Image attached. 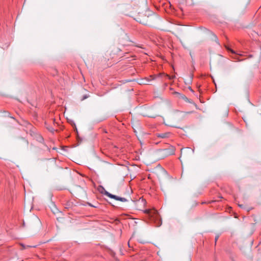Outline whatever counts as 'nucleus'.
Wrapping results in <instances>:
<instances>
[{
  "mask_svg": "<svg viewBox=\"0 0 261 261\" xmlns=\"http://www.w3.org/2000/svg\"><path fill=\"white\" fill-rule=\"evenodd\" d=\"M227 49H228V50H230L231 53H234V51H233L232 50L230 49H229V48H227Z\"/></svg>",
  "mask_w": 261,
  "mask_h": 261,
  "instance_id": "obj_9",
  "label": "nucleus"
},
{
  "mask_svg": "<svg viewBox=\"0 0 261 261\" xmlns=\"http://www.w3.org/2000/svg\"><path fill=\"white\" fill-rule=\"evenodd\" d=\"M116 200H119L122 202H126L127 201V200L123 197H120L117 196Z\"/></svg>",
  "mask_w": 261,
  "mask_h": 261,
  "instance_id": "obj_5",
  "label": "nucleus"
},
{
  "mask_svg": "<svg viewBox=\"0 0 261 261\" xmlns=\"http://www.w3.org/2000/svg\"><path fill=\"white\" fill-rule=\"evenodd\" d=\"M214 37H215V41H216V42L218 44H219L218 39L217 37L216 36H214Z\"/></svg>",
  "mask_w": 261,
  "mask_h": 261,
  "instance_id": "obj_7",
  "label": "nucleus"
},
{
  "mask_svg": "<svg viewBox=\"0 0 261 261\" xmlns=\"http://www.w3.org/2000/svg\"><path fill=\"white\" fill-rule=\"evenodd\" d=\"M88 205H90V206L94 207V206H93L91 204L89 203H88Z\"/></svg>",
  "mask_w": 261,
  "mask_h": 261,
  "instance_id": "obj_11",
  "label": "nucleus"
},
{
  "mask_svg": "<svg viewBox=\"0 0 261 261\" xmlns=\"http://www.w3.org/2000/svg\"><path fill=\"white\" fill-rule=\"evenodd\" d=\"M175 94H179V93H178V92H175Z\"/></svg>",
  "mask_w": 261,
  "mask_h": 261,
  "instance_id": "obj_15",
  "label": "nucleus"
},
{
  "mask_svg": "<svg viewBox=\"0 0 261 261\" xmlns=\"http://www.w3.org/2000/svg\"><path fill=\"white\" fill-rule=\"evenodd\" d=\"M36 220L38 221V222H40V220L38 218H36Z\"/></svg>",
  "mask_w": 261,
  "mask_h": 261,
  "instance_id": "obj_12",
  "label": "nucleus"
},
{
  "mask_svg": "<svg viewBox=\"0 0 261 261\" xmlns=\"http://www.w3.org/2000/svg\"><path fill=\"white\" fill-rule=\"evenodd\" d=\"M174 151H175L174 148L172 146L170 147L169 148H168L163 149L161 151L162 153L163 154L165 155V156H169L170 155L174 154Z\"/></svg>",
  "mask_w": 261,
  "mask_h": 261,
  "instance_id": "obj_2",
  "label": "nucleus"
},
{
  "mask_svg": "<svg viewBox=\"0 0 261 261\" xmlns=\"http://www.w3.org/2000/svg\"><path fill=\"white\" fill-rule=\"evenodd\" d=\"M43 138H42V137H40L39 138V141H40V142H41V141H43Z\"/></svg>",
  "mask_w": 261,
  "mask_h": 261,
  "instance_id": "obj_8",
  "label": "nucleus"
},
{
  "mask_svg": "<svg viewBox=\"0 0 261 261\" xmlns=\"http://www.w3.org/2000/svg\"><path fill=\"white\" fill-rule=\"evenodd\" d=\"M145 213L148 214L151 217L152 220L154 219V223L156 227H159L162 224V221L159 218V216L157 214V212L155 210L151 211L150 210H146Z\"/></svg>",
  "mask_w": 261,
  "mask_h": 261,
  "instance_id": "obj_1",
  "label": "nucleus"
},
{
  "mask_svg": "<svg viewBox=\"0 0 261 261\" xmlns=\"http://www.w3.org/2000/svg\"><path fill=\"white\" fill-rule=\"evenodd\" d=\"M218 236H217V237H216L215 238V242H216V241H217V240H218Z\"/></svg>",
  "mask_w": 261,
  "mask_h": 261,
  "instance_id": "obj_10",
  "label": "nucleus"
},
{
  "mask_svg": "<svg viewBox=\"0 0 261 261\" xmlns=\"http://www.w3.org/2000/svg\"><path fill=\"white\" fill-rule=\"evenodd\" d=\"M25 141L26 142L27 144H28V141H27V140H25Z\"/></svg>",
  "mask_w": 261,
  "mask_h": 261,
  "instance_id": "obj_14",
  "label": "nucleus"
},
{
  "mask_svg": "<svg viewBox=\"0 0 261 261\" xmlns=\"http://www.w3.org/2000/svg\"><path fill=\"white\" fill-rule=\"evenodd\" d=\"M46 128H47V129L49 132H51V133H53L55 132V129H54V128H53L51 126H49V125H47L46 124Z\"/></svg>",
  "mask_w": 261,
  "mask_h": 261,
  "instance_id": "obj_6",
  "label": "nucleus"
},
{
  "mask_svg": "<svg viewBox=\"0 0 261 261\" xmlns=\"http://www.w3.org/2000/svg\"><path fill=\"white\" fill-rule=\"evenodd\" d=\"M106 196H108L110 198H113V199H114L115 200H116V198H117V196L116 195H113L111 193H110L109 192H107V191H106L105 192V194Z\"/></svg>",
  "mask_w": 261,
  "mask_h": 261,
  "instance_id": "obj_3",
  "label": "nucleus"
},
{
  "mask_svg": "<svg viewBox=\"0 0 261 261\" xmlns=\"http://www.w3.org/2000/svg\"><path fill=\"white\" fill-rule=\"evenodd\" d=\"M169 136V133H163V134H160L158 135V137L161 138H166L168 137Z\"/></svg>",
  "mask_w": 261,
  "mask_h": 261,
  "instance_id": "obj_4",
  "label": "nucleus"
},
{
  "mask_svg": "<svg viewBox=\"0 0 261 261\" xmlns=\"http://www.w3.org/2000/svg\"><path fill=\"white\" fill-rule=\"evenodd\" d=\"M239 206L240 207H242V206H243V205H242V204H239Z\"/></svg>",
  "mask_w": 261,
  "mask_h": 261,
  "instance_id": "obj_13",
  "label": "nucleus"
}]
</instances>
